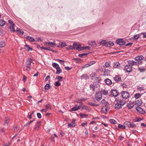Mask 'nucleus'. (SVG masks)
Instances as JSON below:
<instances>
[{"label":"nucleus","mask_w":146,"mask_h":146,"mask_svg":"<svg viewBox=\"0 0 146 146\" xmlns=\"http://www.w3.org/2000/svg\"><path fill=\"white\" fill-rule=\"evenodd\" d=\"M121 96L123 98L126 99L129 97V93L126 91H123L121 92Z\"/></svg>","instance_id":"obj_1"},{"label":"nucleus","mask_w":146,"mask_h":146,"mask_svg":"<svg viewBox=\"0 0 146 146\" xmlns=\"http://www.w3.org/2000/svg\"><path fill=\"white\" fill-rule=\"evenodd\" d=\"M132 70V66L129 64L126 65L124 67V70L127 72H131Z\"/></svg>","instance_id":"obj_2"},{"label":"nucleus","mask_w":146,"mask_h":146,"mask_svg":"<svg viewBox=\"0 0 146 146\" xmlns=\"http://www.w3.org/2000/svg\"><path fill=\"white\" fill-rule=\"evenodd\" d=\"M102 95L99 91L97 92L95 94V98L97 101H99L102 99Z\"/></svg>","instance_id":"obj_3"},{"label":"nucleus","mask_w":146,"mask_h":146,"mask_svg":"<svg viewBox=\"0 0 146 146\" xmlns=\"http://www.w3.org/2000/svg\"><path fill=\"white\" fill-rule=\"evenodd\" d=\"M110 93L111 94L115 97H117L119 94L118 90L117 89L112 90L110 91Z\"/></svg>","instance_id":"obj_4"},{"label":"nucleus","mask_w":146,"mask_h":146,"mask_svg":"<svg viewBox=\"0 0 146 146\" xmlns=\"http://www.w3.org/2000/svg\"><path fill=\"white\" fill-rule=\"evenodd\" d=\"M135 109L139 113L142 114H144L145 113V112L144 110H143L140 106H137L136 107Z\"/></svg>","instance_id":"obj_5"},{"label":"nucleus","mask_w":146,"mask_h":146,"mask_svg":"<svg viewBox=\"0 0 146 146\" xmlns=\"http://www.w3.org/2000/svg\"><path fill=\"white\" fill-rule=\"evenodd\" d=\"M117 44L120 45H123L125 44V42L123 39H118L116 40Z\"/></svg>","instance_id":"obj_6"},{"label":"nucleus","mask_w":146,"mask_h":146,"mask_svg":"<svg viewBox=\"0 0 146 146\" xmlns=\"http://www.w3.org/2000/svg\"><path fill=\"white\" fill-rule=\"evenodd\" d=\"M81 106V105H79L78 106V105H76L74 106L70 110V111H75L78 110L80 109V107Z\"/></svg>","instance_id":"obj_7"},{"label":"nucleus","mask_w":146,"mask_h":146,"mask_svg":"<svg viewBox=\"0 0 146 146\" xmlns=\"http://www.w3.org/2000/svg\"><path fill=\"white\" fill-rule=\"evenodd\" d=\"M75 120L72 119L71 123H68V127H74L76 125V123H75Z\"/></svg>","instance_id":"obj_8"},{"label":"nucleus","mask_w":146,"mask_h":146,"mask_svg":"<svg viewBox=\"0 0 146 146\" xmlns=\"http://www.w3.org/2000/svg\"><path fill=\"white\" fill-rule=\"evenodd\" d=\"M33 62V60L31 58H29L25 62V65L31 66V63Z\"/></svg>","instance_id":"obj_9"},{"label":"nucleus","mask_w":146,"mask_h":146,"mask_svg":"<svg viewBox=\"0 0 146 146\" xmlns=\"http://www.w3.org/2000/svg\"><path fill=\"white\" fill-rule=\"evenodd\" d=\"M44 44L46 45L50 46L52 47L56 46V44L52 42H45Z\"/></svg>","instance_id":"obj_10"},{"label":"nucleus","mask_w":146,"mask_h":146,"mask_svg":"<svg viewBox=\"0 0 146 146\" xmlns=\"http://www.w3.org/2000/svg\"><path fill=\"white\" fill-rule=\"evenodd\" d=\"M143 102L141 99H138L137 100H135V104L137 106H141Z\"/></svg>","instance_id":"obj_11"},{"label":"nucleus","mask_w":146,"mask_h":146,"mask_svg":"<svg viewBox=\"0 0 146 146\" xmlns=\"http://www.w3.org/2000/svg\"><path fill=\"white\" fill-rule=\"evenodd\" d=\"M134 103V102H130L128 104L127 106L129 109H131L134 107L135 105Z\"/></svg>","instance_id":"obj_12"},{"label":"nucleus","mask_w":146,"mask_h":146,"mask_svg":"<svg viewBox=\"0 0 146 146\" xmlns=\"http://www.w3.org/2000/svg\"><path fill=\"white\" fill-rule=\"evenodd\" d=\"M113 79L117 82H119L121 81V78L119 75H116L113 78Z\"/></svg>","instance_id":"obj_13"},{"label":"nucleus","mask_w":146,"mask_h":146,"mask_svg":"<svg viewBox=\"0 0 146 146\" xmlns=\"http://www.w3.org/2000/svg\"><path fill=\"white\" fill-rule=\"evenodd\" d=\"M91 77H92V80L93 79V78H94L95 80L97 81V82L98 83H99L100 80V77H96V75L95 74H94Z\"/></svg>","instance_id":"obj_14"},{"label":"nucleus","mask_w":146,"mask_h":146,"mask_svg":"<svg viewBox=\"0 0 146 146\" xmlns=\"http://www.w3.org/2000/svg\"><path fill=\"white\" fill-rule=\"evenodd\" d=\"M114 108L116 110H117L121 108L122 107L119 103L117 102V103L115 104L114 106Z\"/></svg>","instance_id":"obj_15"},{"label":"nucleus","mask_w":146,"mask_h":146,"mask_svg":"<svg viewBox=\"0 0 146 146\" xmlns=\"http://www.w3.org/2000/svg\"><path fill=\"white\" fill-rule=\"evenodd\" d=\"M100 92L101 93L102 95L106 96L108 94V91L105 89L102 90Z\"/></svg>","instance_id":"obj_16"},{"label":"nucleus","mask_w":146,"mask_h":146,"mask_svg":"<svg viewBox=\"0 0 146 146\" xmlns=\"http://www.w3.org/2000/svg\"><path fill=\"white\" fill-rule=\"evenodd\" d=\"M113 66L114 68H118L120 67V64L118 62H114L113 64Z\"/></svg>","instance_id":"obj_17"},{"label":"nucleus","mask_w":146,"mask_h":146,"mask_svg":"<svg viewBox=\"0 0 146 146\" xmlns=\"http://www.w3.org/2000/svg\"><path fill=\"white\" fill-rule=\"evenodd\" d=\"M109 110V108H105V110L103 108L101 109V112L104 114H107Z\"/></svg>","instance_id":"obj_18"},{"label":"nucleus","mask_w":146,"mask_h":146,"mask_svg":"<svg viewBox=\"0 0 146 146\" xmlns=\"http://www.w3.org/2000/svg\"><path fill=\"white\" fill-rule=\"evenodd\" d=\"M117 102L119 103L121 106L124 105L126 103L125 101L123 100H121L120 99H118L117 100Z\"/></svg>","instance_id":"obj_19"},{"label":"nucleus","mask_w":146,"mask_h":146,"mask_svg":"<svg viewBox=\"0 0 146 146\" xmlns=\"http://www.w3.org/2000/svg\"><path fill=\"white\" fill-rule=\"evenodd\" d=\"M104 82L106 84L109 85L111 84L112 83L111 81L108 78H107L104 80Z\"/></svg>","instance_id":"obj_20"},{"label":"nucleus","mask_w":146,"mask_h":146,"mask_svg":"<svg viewBox=\"0 0 146 146\" xmlns=\"http://www.w3.org/2000/svg\"><path fill=\"white\" fill-rule=\"evenodd\" d=\"M143 56L139 55L135 57V59L136 60H141L143 59Z\"/></svg>","instance_id":"obj_21"},{"label":"nucleus","mask_w":146,"mask_h":146,"mask_svg":"<svg viewBox=\"0 0 146 146\" xmlns=\"http://www.w3.org/2000/svg\"><path fill=\"white\" fill-rule=\"evenodd\" d=\"M107 41L105 40H103L100 42V45H102V46H105L107 47L106 45H107Z\"/></svg>","instance_id":"obj_22"},{"label":"nucleus","mask_w":146,"mask_h":146,"mask_svg":"<svg viewBox=\"0 0 146 146\" xmlns=\"http://www.w3.org/2000/svg\"><path fill=\"white\" fill-rule=\"evenodd\" d=\"M26 39L27 40H28L30 41H31L32 42H34L35 41V40L34 38L31 37H30V36H27L26 37Z\"/></svg>","instance_id":"obj_23"},{"label":"nucleus","mask_w":146,"mask_h":146,"mask_svg":"<svg viewBox=\"0 0 146 146\" xmlns=\"http://www.w3.org/2000/svg\"><path fill=\"white\" fill-rule=\"evenodd\" d=\"M110 71L108 69L105 70L104 72V76H108L110 74Z\"/></svg>","instance_id":"obj_24"},{"label":"nucleus","mask_w":146,"mask_h":146,"mask_svg":"<svg viewBox=\"0 0 146 146\" xmlns=\"http://www.w3.org/2000/svg\"><path fill=\"white\" fill-rule=\"evenodd\" d=\"M25 49H27L28 51H32L33 50V49L31 47H30L29 45L26 44L25 45Z\"/></svg>","instance_id":"obj_25"},{"label":"nucleus","mask_w":146,"mask_h":146,"mask_svg":"<svg viewBox=\"0 0 146 146\" xmlns=\"http://www.w3.org/2000/svg\"><path fill=\"white\" fill-rule=\"evenodd\" d=\"M107 47H110L113 45L114 43L112 41H107Z\"/></svg>","instance_id":"obj_26"},{"label":"nucleus","mask_w":146,"mask_h":146,"mask_svg":"<svg viewBox=\"0 0 146 146\" xmlns=\"http://www.w3.org/2000/svg\"><path fill=\"white\" fill-rule=\"evenodd\" d=\"M81 78L84 79H88L89 78V76L87 74H84L81 76Z\"/></svg>","instance_id":"obj_27"},{"label":"nucleus","mask_w":146,"mask_h":146,"mask_svg":"<svg viewBox=\"0 0 146 146\" xmlns=\"http://www.w3.org/2000/svg\"><path fill=\"white\" fill-rule=\"evenodd\" d=\"M16 32L21 35H23L24 33V32L23 31L18 28H17Z\"/></svg>","instance_id":"obj_28"},{"label":"nucleus","mask_w":146,"mask_h":146,"mask_svg":"<svg viewBox=\"0 0 146 146\" xmlns=\"http://www.w3.org/2000/svg\"><path fill=\"white\" fill-rule=\"evenodd\" d=\"M138 70H139L140 72H143L145 70V69L144 67L141 66L138 67Z\"/></svg>","instance_id":"obj_29"},{"label":"nucleus","mask_w":146,"mask_h":146,"mask_svg":"<svg viewBox=\"0 0 146 146\" xmlns=\"http://www.w3.org/2000/svg\"><path fill=\"white\" fill-rule=\"evenodd\" d=\"M6 45L5 41H4L0 42V47L2 48L4 47Z\"/></svg>","instance_id":"obj_30"},{"label":"nucleus","mask_w":146,"mask_h":146,"mask_svg":"<svg viewBox=\"0 0 146 146\" xmlns=\"http://www.w3.org/2000/svg\"><path fill=\"white\" fill-rule=\"evenodd\" d=\"M52 66L54 68H55L56 69H57L60 67L58 64L56 63H53Z\"/></svg>","instance_id":"obj_31"},{"label":"nucleus","mask_w":146,"mask_h":146,"mask_svg":"<svg viewBox=\"0 0 146 146\" xmlns=\"http://www.w3.org/2000/svg\"><path fill=\"white\" fill-rule=\"evenodd\" d=\"M90 89L93 91H95V88H96L94 84H90Z\"/></svg>","instance_id":"obj_32"},{"label":"nucleus","mask_w":146,"mask_h":146,"mask_svg":"<svg viewBox=\"0 0 146 146\" xmlns=\"http://www.w3.org/2000/svg\"><path fill=\"white\" fill-rule=\"evenodd\" d=\"M59 44H60V46L62 48L64 47L67 46L66 43L65 42H60L59 43Z\"/></svg>","instance_id":"obj_33"},{"label":"nucleus","mask_w":146,"mask_h":146,"mask_svg":"<svg viewBox=\"0 0 146 146\" xmlns=\"http://www.w3.org/2000/svg\"><path fill=\"white\" fill-rule=\"evenodd\" d=\"M5 24V21L3 19H0V26H3Z\"/></svg>","instance_id":"obj_34"},{"label":"nucleus","mask_w":146,"mask_h":146,"mask_svg":"<svg viewBox=\"0 0 146 146\" xmlns=\"http://www.w3.org/2000/svg\"><path fill=\"white\" fill-rule=\"evenodd\" d=\"M141 94L139 93H137L136 94L134 95V97L136 98V99H138L141 97Z\"/></svg>","instance_id":"obj_35"},{"label":"nucleus","mask_w":146,"mask_h":146,"mask_svg":"<svg viewBox=\"0 0 146 146\" xmlns=\"http://www.w3.org/2000/svg\"><path fill=\"white\" fill-rule=\"evenodd\" d=\"M118 127L119 129H124L125 128L124 125H122L119 124L118 125Z\"/></svg>","instance_id":"obj_36"},{"label":"nucleus","mask_w":146,"mask_h":146,"mask_svg":"<svg viewBox=\"0 0 146 146\" xmlns=\"http://www.w3.org/2000/svg\"><path fill=\"white\" fill-rule=\"evenodd\" d=\"M136 127V125L133 123H131V122H130L129 126V128H133L134 127Z\"/></svg>","instance_id":"obj_37"},{"label":"nucleus","mask_w":146,"mask_h":146,"mask_svg":"<svg viewBox=\"0 0 146 146\" xmlns=\"http://www.w3.org/2000/svg\"><path fill=\"white\" fill-rule=\"evenodd\" d=\"M90 47L89 46H84L82 47H81V49L79 50L80 51H82L84 49H88L90 50Z\"/></svg>","instance_id":"obj_38"},{"label":"nucleus","mask_w":146,"mask_h":146,"mask_svg":"<svg viewBox=\"0 0 146 146\" xmlns=\"http://www.w3.org/2000/svg\"><path fill=\"white\" fill-rule=\"evenodd\" d=\"M130 122V121H126L123 124L124 125L125 127H129Z\"/></svg>","instance_id":"obj_39"},{"label":"nucleus","mask_w":146,"mask_h":146,"mask_svg":"<svg viewBox=\"0 0 146 146\" xmlns=\"http://www.w3.org/2000/svg\"><path fill=\"white\" fill-rule=\"evenodd\" d=\"M63 78V77L59 76H56V79L58 80L59 81H62V79Z\"/></svg>","instance_id":"obj_40"},{"label":"nucleus","mask_w":146,"mask_h":146,"mask_svg":"<svg viewBox=\"0 0 146 146\" xmlns=\"http://www.w3.org/2000/svg\"><path fill=\"white\" fill-rule=\"evenodd\" d=\"M88 104L89 105L92 106H99V104H95L94 103L91 102H89Z\"/></svg>","instance_id":"obj_41"},{"label":"nucleus","mask_w":146,"mask_h":146,"mask_svg":"<svg viewBox=\"0 0 146 146\" xmlns=\"http://www.w3.org/2000/svg\"><path fill=\"white\" fill-rule=\"evenodd\" d=\"M56 74H59L62 72V70L60 69V67H59L57 69H56Z\"/></svg>","instance_id":"obj_42"},{"label":"nucleus","mask_w":146,"mask_h":146,"mask_svg":"<svg viewBox=\"0 0 146 146\" xmlns=\"http://www.w3.org/2000/svg\"><path fill=\"white\" fill-rule=\"evenodd\" d=\"M141 36V34L136 35H135L133 38L134 39L137 40L138 39L139 37Z\"/></svg>","instance_id":"obj_43"},{"label":"nucleus","mask_w":146,"mask_h":146,"mask_svg":"<svg viewBox=\"0 0 146 146\" xmlns=\"http://www.w3.org/2000/svg\"><path fill=\"white\" fill-rule=\"evenodd\" d=\"M109 121L111 123H112L113 124H114L117 123L116 121L113 119H110L109 120Z\"/></svg>","instance_id":"obj_44"},{"label":"nucleus","mask_w":146,"mask_h":146,"mask_svg":"<svg viewBox=\"0 0 146 146\" xmlns=\"http://www.w3.org/2000/svg\"><path fill=\"white\" fill-rule=\"evenodd\" d=\"M73 60L76 61V63L80 62L81 61V60L80 58H75L72 59Z\"/></svg>","instance_id":"obj_45"},{"label":"nucleus","mask_w":146,"mask_h":146,"mask_svg":"<svg viewBox=\"0 0 146 146\" xmlns=\"http://www.w3.org/2000/svg\"><path fill=\"white\" fill-rule=\"evenodd\" d=\"M50 87V85L48 84H46L44 86V88L46 90H48Z\"/></svg>","instance_id":"obj_46"},{"label":"nucleus","mask_w":146,"mask_h":146,"mask_svg":"<svg viewBox=\"0 0 146 146\" xmlns=\"http://www.w3.org/2000/svg\"><path fill=\"white\" fill-rule=\"evenodd\" d=\"M9 120V119L8 117H6L5 118L4 124H7V125H8Z\"/></svg>","instance_id":"obj_47"},{"label":"nucleus","mask_w":146,"mask_h":146,"mask_svg":"<svg viewBox=\"0 0 146 146\" xmlns=\"http://www.w3.org/2000/svg\"><path fill=\"white\" fill-rule=\"evenodd\" d=\"M88 54V53H83L82 54H80L78 55V56L79 57L82 58L84 56H86Z\"/></svg>","instance_id":"obj_48"},{"label":"nucleus","mask_w":146,"mask_h":146,"mask_svg":"<svg viewBox=\"0 0 146 146\" xmlns=\"http://www.w3.org/2000/svg\"><path fill=\"white\" fill-rule=\"evenodd\" d=\"M25 67H26V70L27 71H29L31 70V66H26L25 65Z\"/></svg>","instance_id":"obj_49"},{"label":"nucleus","mask_w":146,"mask_h":146,"mask_svg":"<svg viewBox=\"0 0 146 146\" xmlns=\"http://www.w3.org/2000/svg\"><path fill=\"white\" fill-rule=\"evenodd\" d=\"M81 46V45L80 44H78L77 47L76 48V49L77 50L80 51L79 50L81 49L82 47Z\"/></svg>","instance_id":"obj_50"},{"label":"nucleus","mask_w":146,"mask_h":146,"mask_svg":"<svg viewBox=\"0 0 146 146\" xmlns=\"http://www.w3.org/2000/svg\"><path fill=\"white\" fill-rule=\"evenodd\" d=\"M96 44V42L94 41H93V42H91L89 44V45H90L91 46H94Z\"/></svg>","instance_id":"obj_51"},{"label":"nucleus","mask_w":146,"mask_h":146,"mask_svg":"<svg viewBox=\"0 0 146 146\" xmlns=\"http://www.w3.org/2000/svg\"><path fill=\"white\" fill-rule=\"evenodd\" d=\"M46 108L47 110H48L51 109V107L50 105L49 104H48L46 106Z\"/></svg>","instance_id":"obj_52"},{"label":"nucleus","mask_w":146,"mask_h":146,"mask_svg":"<svg viewBox=\"0 0 146 146\" xmlns=\"http://www.w3.org/2000/svg\"><path fill=\"white\" fill-rule=\"evenodd\" d=\"M14 26H11L9 27V29L10 30V31L11 32H14L15 31V30L14 28Z\"/></svg>","instance_id":"obj_53"},{"label":"nucleus","mask_w":146,"mask_h":146,"mask_svg":"<svg viewBox=\"0 0 146 146\" xmlns=\"http://www.w3.org/2000/svg\"><path fill=\"white\" fill-rule=\"evenodd\" d=\"M96 63V62L95 61H90L88 63V64H89V65L90 66L91 65L95 64Z\"/></svg>","instance_id":"obj_54"},{"label":"nucleus","mask_w":146,"mask_h":146,"mask_svg":"<svg viewBox=\"0 0 146 146\" xmlns=\"http://www.w3.org/2000/svg\"><path fill=\"white\" fill-rule=\"evenodd\" d=\"M90 66L89 65L88 63L86 64L84 66H83L82 68V70H83V69L85 68H87L89 67Z\"/></svg>","instance_id":"obj_55"},{"label":"nucleus","mask_w":146,"mask_h":146,"mask_svg":"<svg viewBox=\"0 0 146 146\" xmlns=\"http://www.w3.org/2000/svg\"><path fill=\"white\" fill-rule=\"evenodd\" d=\"M54 85L56 86H59L61 85V83L59 81H58L55 83Z\"/></svg>","instance_id":"obj_56"},{"label":"nucleus","mask_w":146,"mask_h":146,"mask_svg":"<svg viewBox=\"0 0 146 146\" xmlns=\"http://www.w3.org/2000/svg\"><path fill=\"white\" fill-rule=\"evenodd\" d=\"M80 115L81 117L82 118H84L85 117L88 116V115L86 114H83L82 113H80Z\"/></svg>","instance_id":"obj_57"},{"label":"nucleus","mask_w":146,"mask_h":146,"mask_svg":"<svg viewBox=\"0 0 146 146\" xmlns=\"http://www.w3.org/2000/svg\"><path fill=\"white\" fill-rule=\"evenodd\" d=\"M40 48L41 49H42L44 50H50V48L49 47H47L46 48L42 47H40Z\"/></svg>","instance_id":"obj_58"},{"label":"nucleus","mask_w":146,"mask_h":146,"mask_svg":"<svg viewBox=\"0 0 146 146\" xmlns=\"http://www.w3.org/2000/svg\"><path fill=\"white\" fill-rule=\"evenodd\" d=\"M8 22L11 25H12L14 27V24L13 23L11 20H8Z\"/></svg>","instance_id":"obj_59"},{"label":"nucleus","mask_w":146,"mask_h":146,"mask_svg":"<svg viewBox=\"0 0 146 146\" xmlns=\"http://www.w3.org/2000/svg\"><path fill=\"white\" fill-rule=\"evenodd\" d=\"M37 115L38 118V119H40L41 118V115L39 113H37Z\"/></svg>","instance_id":"obj_60"},{"label":"nucleus","mask_w":146,"mask_h":146,"mask_svg":"<svg viewBox=\"0 0 146 146\" xmlns=\"http://www.w3.org/2000/svg\"><path fill=\"white\" fill-rule=\"evenodd\" d=\"M141 35H143V38H146V32L142 33H141Z\"/></svg>","instance_id":"obj_61"},{"label":"nucleus","mask_w":146,"mask_h":146,"mask_svg":"<svg viewBox=\"0 0 146 146\" xmlns=\"http://www.w3.org/2000/svg\"><path fill=\"white\" fill-rule=\"evenodd\" d=\"M136 62H135L134 61H132L131 62H129V64H130L132 65H136Z\"/></svg>","instance_id":"obj_62"},{"label":"nucleus","mask_w":146,"mask_h":146,"mask_svg":"<svg viewBox=\"0 0 146 146\" xmlns=\"http://www.w3.org/2000/svg\"><path fill=\"white\" fill-rule=\"evenodd\" d=\"M75 102L77 103H80L79 105H81V106L82 104V102L80 100H76L75 101Z\"/></svg>","instance_id":"obj_63"},{"label":"nucleus","mask_w":146,"mask_h":146,"mask_svg":"<svg viewBox=\"0 0 146 146\" xmlns=\"http://www.w3.org/2000/svg\"><path fill=\"white\" fill-rule=\"evenodd\" d=\"M109 105L108 103L107 102L105 103V106L106 108H109L108 106Z\"/></svg>","instance_id":"obj_64"}]
</instances>
